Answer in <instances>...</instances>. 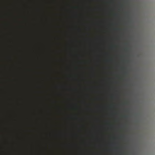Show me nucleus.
Listing matches in <instances>:
<instances>
[{"mask_svg":"<svg viewBox=\"0 0 155 155\" xmlns=\"http://www.w3.org/2000/svg\"><path fill=\"white\" fill-rule=\"evenodd\" d=\"M123 57V56H121L120 57V61L123 63H126L128 62V60L124 58Z\"/></svg>","mask_w":155,"mask_h":155,"instance_id":"obj_1","label":"nucleus"},{"mask_svg":"<svg viewBox=\"0 0 155 155\" xmlns=\"http://www.w3.org/2000/svg\"><path fill=\"white\" fill-rule=\"evenodd\" d=\"M105 61L107 62H112L114 61V59L113 58H110L105 59Z\"/></svg>","mask_w":155,"mask_h":155,"instance_id":"obj_2","label":"nucleus"},{"mask_svg":"<svg viewBox=\"0 0 155 155\" xmlns=\"http://www.w3.org/2000/svg\"><path fill=\"white\" fill-rule=\"evenodd\" d=\"M123 117L124 118H126L127 117V116H123Z\"/></svg>","mask_w":155,"mask_h":155,"instance_id":"obj_3","label":"nucleus"},{"mask_svg":"<svg viewBox=\"0 0 155 155\" xmlns=\"http://www.w3.org/2000/svg\"><path fill=\"white\" fill-rule=\"evenodd\" d=\"M115 15L116 16H117L118 15L117 14H116Z\"/></svg>","mask_w":155,"mask_h":155,"instance_id":"obj_4","label":"nucleus"},{"mask_svg":"<svg viewBox=\"0 0 155 155\" xmlns=\"http://www.w3.org/2000/svg\"><path fill=\"white\" fill-rule=\"evenodd\" d=\"M119 29H118V28H116V29H115V30H118Z\"/></svg>","mask_w":155,"mask_h":155,"instance_id":"obj_5","label":"nucleus"},{"mask_svg":"<svg viewBox=\"0 0 155 155\" xmlns=\"http://www.w3.org/2000/svg\"><path fill=\"white\" fill-rule=\"evenodd\" d=\"M125 50H127V48H126V49H125Z\"/></svg>","mask_w":155,"mask_h":155,"instance_id":"obj_6","label":"nucleus"},{"mask_svg":"<svg viewBox=\"0 0 155 155\" xmlns=\"http://www.w3.org/2000/svg\"><path fill=\"white\" fill-rule=\"evenodd\" d=\"M120 69H122V68H121Z\"/></svg>","mask_w":155,"mask_h":155,"instance_id":"obj_7","label":"nucleus"}]
</instances>
